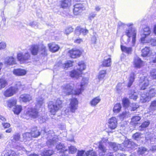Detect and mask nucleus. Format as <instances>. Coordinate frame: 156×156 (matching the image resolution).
Segmentation results:
<instances>
[{"label":"nucleus","instance_id":"1","mask_svg":"<svg viewBox=\"0 0 156 156\" xmlns=\"http://www.w3.org/2000/svg\"><path fill=\"white\" fill-rule=\"evenodd\" d=\"M88 82V79L83 77L81 81L80 85L76 89L73 90V86L69 84L64 85L62 87V94L63 95H69L71 94L79 95L84 90V86L87 84Z\"/></svg>","mask_w":156,"mask_h":156},{"label":"nucleus","instance_id":"2","mask_svg":"<svg viewBox=\"0 0 156 156\" xmlns=\"http://www.w3.org/2000/svg\"><path fill=\"white\" fill-rule=\"evenodd\" d=\"M128 27H131L133 25L132 23H128L127 24ZM126 34L128 37L127 41L129 42L132 38V42L133 46H134L136 43V30L133 29L131 27H130L128 29L126 30Z\"/></svg>","mask_w":156,"mask_h":156},{"label":"nucleus","instance_id":"3","mask_svg":"<svg viewBox=\"0 0 156 156\" xmlns=\"http://www.w3.org/2000/svg\"><path fill=\"white\" fill-rule=\"evenodd\" d=\"M62 102L59 99H58L55 102H49L48 107L51 113L55 115L56 112L62 107Z\"/></svg>","mask_w":156,"mask_h":156},{"label":"nucleus","instance_id":"4","mask_svg":"<svg viewBox=\"0 0 156 156\" xmlns=\"http://www.w3.org/2000/svg\"><path fill=\"white\" fill-rule=\"evenodd\" d=\"M48 134L47 144L48 146L54 145L58 141L57 136L53 131L50 130Z\"/></svg>","mask_w":156,"mask_h":156},{"label":"nucleus","instance_id":"5","mask_svg":"<svg viewBox=\"0 0 156 156\" xmlns=\"http://www.w3.org/2000/svg\"><path fill=\"white\" fill-rule=\"evenodd\" d=\"M151 33V31L149 27H147L144 28L141 33V37L140 38V41L142 43L144 44L149 42L147 37Z\"/></svg>","mask_w":156,"mask_h":156},{"label":"nucleus","instance_id":"6","mask_svg":"<svg viewBox=\"0 0 156 156\" xmlns=\"http://www.w3.org/2000/svg\"><path fill=\"white\" fill-rule=\"evenodd\" d=\"M30 58V55L28 52L25 53H19L17 55V58L21 63H28Z\"/></svg>","mask_w":156,"mask_h":156},{"label":"nucleus","instance_id":"7","mask_svg":"<svg viewBox=\"0 0 156 156\" xmlns=\"http://www.w3.org/2000/svg\"><path fill=\"white\" fill-rule=\"evenodd\" d=\"M25 114L27 116L33 119L36 118L39 116L37 110L31 108H28L25 111Z\"/></svg>","mask_w":156,"mask_h":156},{"label":"nucleus","instance_id":"8","mask_svg":"<svg viewBox=\"0 0 156 156\" xmlns=\"http://www.w3.org/2000/svg\"><path fill=\"white\" fill-rule=\"evenodd\" d=\"M16 103V100L15 99H13L10 100V108L13 106L12 109L14 114L18 115L22 110V108L21 105L15 106Z\"/></svg>","mask_w":156,"mask_h":156},{"label":"nucleus","instance_id":"9","mask_svg":"<svg viewBox=\"0 0 156 156\" xmlns=\"http://www.w3.org/2000/svg\"><path fill=\"white\" fill-rule=\"evenodd\" d=\"M108 126L109 129L112 130L115 129L117 126L118 121L115 117H112L108 120Z\"/></svg>","mask_w":156,"mask_h":156},{"label":"nucleus","instance_id":"10","mask_svg":"<svg viewBox=\"0 0 156 156\" xmlns=\"http://www.w3.org/2000/svg\"><path fill=\"white\" fill-rule=\"evenodd\" d=\"M82 52L80 50L74 48L69 51L70 56L72 58H75L80 57L82 54Z\"/></svg>","mask_w":156,"mask_h":156},{"label":"nucleus","instance_id":"11","mask_svg":"<svg viewBox=\"0 0 156 156\" xmlns=\"http://www.w3.org/2000/svg\"><path fill=\"white\" fill-rule=\"evenodd\" d=\"M149 81L147 77H141L140 80V85L142 90L145 89L148 86Z\"/></svg>","mask_w":156,"mask_h":156},{"label":"nucleus","instance_id":"12","mask_svg":"<svg viewBox=\"0 0 156 156\" xmlns=\"http://www.w3.org/2000/svg\"><path fill=\"white\" fill-rule=\"evenodd\" d=\"M78 101L76 99L74 98L71 100L69 104V108L70 111L75 112L78 107Z\"/></svg>","mask_w":156,"mask_h":156},{"label":"nucleus","instance_id":"13","mask_svg":"<svg viewBox=\"0 0 156 156\" xmlns=\"http://www.w3.org/2000/svg\"><path fill=\"white\" fill-rule=\"evenodd\" d=\"M85 9L84 6L81 4H76L74 6L73 13L77 15L79 14L82 10Z\"/></svg>","mask_w":156,"mask_h":156},{"label":"nucleus","instance_id":"14","mask_svg":"<svg viewBox=\"0 0 156 156\" xmlns=\"http://www.w3.org/2000/svg\"><path fill=\"white\" fill-rule=\"evenodd\" d=\"M32 99V97L30 94H21L19 98V100L24 102H29Z\"/></svg>","mask_w":156,"mask_h":156},{"label":"nucleus","instance_id":"15","mask_svg":"<svg viewBox=\"0 0 156 156\" xmlns=\"http://www.w3.org/2000/svg\"><path fill=\"white\" fill-rule=\"evenodd\" d=\"M143 62L138 57H136L135 58L133 61V65L136 68H140L143 65Z\"/></svg>","mask_w":156,"mask_h":156},{"label":"nucleus","instance_id":"16","mask_svg":"<svg viewBox=\"0 0 156 156\" xmlns=\"http://www.w3.org/2000/svg\"><path fill=\"white\" fill-rule=\"evenodd\" d=\"M88 33V30L86 29H84L80 27H77L75 29V34L77 36H79L82 33L84 35H86Z\"/></svg>","mask_w":156,"mask_h":156},{"label":"nucleus","instance_id":"17","mask_svg":"<svg viewBox=\"0 0 156 156\" xmlns=\"http://www.w3.org/2000/svg\"><path fill=\"white\" fill-rule=\"evenodd\" d=\"M71 0H62L60 1L61 7L64 9L69 8L72 5Z\"/></svg>","mask_w":156,"mask_h":156},{"label":"nucleus","instance_id":"18","mask_svg":"<svg viewBox=\"0 0 156 156\" xmlns=\"http://www.w3.org/2000/svg\"><path fill=\"white\" fill-rule=\"evenodd\" d=\"M109 144L111 147L115 151H117L119 149L120 150H123L124 149L123 148L121 147V145L119 144H116L114 143L110 142L109 143Z\"/></svg>","mask_w":156,"mask_h":156},{"label":"nucleus","instance_id":"19","mask_svg":"<svg viewBox=\"0 0 156 156\" xmlns=\"http://www.w3.org/2000/svg\"><path fill=\"white\" fill-rule=\"evenodd\" d=\"M82 73L78 70L74 69L70 72V76L73 78H78Z\"/></svg>","mask_w":156,"mask_h":156},{"label":"nucleus","instance_id":"20","mask_svg":"<svg viewBox=\"0 0 156 156\" xmlns=\"http://www.w3.org/2000/svg\"><path fill=\"white\" fill-rule=\"evenodd\" d=\"M13 73L16 76H24L26 73V71L23 69H14L13 71Z\"/></svg>","mask_w":156,"mask_h":156},{"label":"nucleus","instance_id":"21","mask_svg":"<svg viewBox=\"0 0 156 156\" xmlns=\"http://www.w3.org/2000/svg\"><path fill=\"white\" fill-rule=\"evenodd\" d=\"M48 46L50 51L52 52H55L58 50L59 47L58 45L54 43L48 44Z\"/></svg>","mask_w":156,"mask_h":156},{"label":"nucleus","instance_id":"22","mask_svg":"<svg viewBox=\"0 0 156 156\" xmlns=\"http://www.w3.org/2000/svg\"><path fill=\"white\" fill-rule=\"evenodd\" d=\"M86 65L83 61H80L78 63V67L77 70H79L81 73L82 71L85 69Z\"/></svg>","mask_w":156,"mask_h":156},{"label":"nucleus","instance_id":"23","mask_svg":"<svg viewBox=\"0 0 156 156\" xmlns=\"http://www.w3.org/2000/svg\"><path fill=\"white\" fill-rule=\"evenodd\" d=\"M121 104L119 103H117L114 105L112 110L114 113H118L121 111Z\"/></svg>","mask_w":156,"mask_h":156},{"label":"nucleus","instance_id":"24","mask_svg":"<svg viewBox=\"0 0 156 156\" xmlns=\"http://www.w3.org/2000/svg\"><path fill=\"white\" fill-rule=\"evenodd\" d=\"M150 98L148 94L144 93L141 95L140 98V101L144 103L147 101H148L150 100Z\"/></svg>","mask_w":156,"mask_h":156},{"label":"nucleus","instance_id":"25","mask_svg":"<svg viewBox=\"0 0 156 156\" xmlns=\"http://www.w3.org/2000/svg\"><path fill=\"white\" fill-rule=\"evenodd\" d=\"M123 144L124 147H125L128 148H133L134 144L133 142L129 140H127L125 141Z\"/></svg>","mask_w":156,"mask_h":156},{"label":"nucleus","instance_id":"26","mask_svg":"<svg viewBox=\"0 0 156 156\" xmlns=\"http://www.w3.org/2000/svg\"><path fill=\"white\" fill-rule=\"evenodd\" d=\"M30 50L31 54L34 55H36L37 54L39 51V46L37 45H32Z\"/></svg>","mask_w":156,"mask_h":156},{"label":"nucleus","instance_id":"27","mask_svg":"<svg viewBox=\"0 0 156 156\" xmlns=\"http://www.w3.org/2000/svg\"><path fill=\"white\" fill-rule=\"evenodd\" d=\"M90 153V151H86L85 150H78L76 156H89Z\"/></svg>","mask_w":156,"mask_h":156},{"label":"nucleus","instance_id":"28","mask_svg":"<svg viewBox=\"0 0 156 156\" xmlns=\"http://www.w3.org/2000/svg\"><path fill=\"white\" fill-rule=\"evenodd\" d=\"M111 63V58H108L104 59L102 62V65L104 67H109Z\"/></svg>","mask_w":156,"mask_h":156},{"label":"nucleus","instance_id":"29","mask_svg":"<svg viewBox=\"0 0 156 156\" xmlns=\"http://www.w3.org/2000/svg\"><path fill=\"white\" fill-rule=\"evenodd\" d=\"M129 95V98L131 99L135 100L138 98V94L134 90L130 91Z\"/></svg>","mask_w":156,"mask_h":156},{"label":"nucleus","instance_id":"30","mask_svg":"<svg viewBox=\"0 0 156 156\" xmlns=\"http://www.w3.org/2000/svg\"><path fill=\"white\" fill-rule=\"evenodd\" d=\"M135 73L134 72H132L130 75L129 78V81L128 83V87H130L134 81L135 79Z\"/></svg>","mask_w":156,"mask_h":156},{"label":"nucleus","instance_id":"31","mask_svg":"<svg viewBox=\"0 0 156 156\" xmlns=\"http://www.w3.org/2000/svg\"><path fill=\"white\" fill-rule=\"evenodd\" d=\"M101 100L99 97H97L93 98L90 102V105L93 106H95Z\"/></svg>","mask_w":156,"mask_h":156},{"label":"nucleus","instance_id":"32","mask_svg":"<svg viewBox=\"0 0 156 156\" xmlns=\"http://www.w3.org/2000/svg\"><path fill=\"white\" fill-rule=\"evenodd\" d=\"M56 149L58 151H67L66 149V147L63 144L59 143L57 144L56 146Z\"/></svg>","mask_w":156,"mask_h":156},{"label":"nucleus","instance_id":"33","mask_svg":"<svg viewBox=\"0 0 156 156\" xmlns=\"http://www.w3.org/2000/svg\"><path fill=\"white\" fill-rule=\"evenodd\" d=\"M141 118L138 116H135L131 119V123L132 124L135 125L138 123V122L140 120Z\"/></svg>","mask_w":156,"mask_h":156},{"label":"nucleus","instance_id":"34","mask_svg":"<svg viewBox=\"0 0 156 156\" xmlns=\"http://www.w3.org/2000/svg\"><path fill=\"white\" fill-rule=\"evenodd\" d=\"M121 48L122 51L128 54L131 53L132 51V48L131 47H128L125 46L121 45Z\"/></svg>","mask_w":156,"mask_h":156},{"label":"nucleus","instance_id":"35","mask_svg":"<svg viewBox=\"0 0 156 156\" xmlns=\"http://www.w3.org/2000/svg\"><path fill=\"white\" fill-rule=\"evenodd\" d=\"M8 84L7 80L4 79H0V89L5 87Z\"/></svg>","mask_w":156,"mask_h":156},{"label":"nucleus","instance_id":"36","mask_svg":"<svg viewBox=\"0 0 156 156\" xmlns=\"http://www.w3.org/2000/svg\"><path fill=\"white\" fill-rule=\"evenodd\" d=\"M106 74V71L105 70H102L99 72L98 76V79L99 80H103L105 77Z\"/></svg>","mask_w":156,"mask_h":156},{"label":"nucleus","instance_id":"37","mask_svg":"<svg viewBox=\"0 0 156 156\" xmlns=\"http://www.w3.org/2000/svg\"><path fill=\"white\" fill-rule=\"evenodd\" d=\"M129 115V112L126 110L123 111L122 113L120 114L119 115V116L120 119L122 120L125 118L128 117Z\"/></svg>","mask_w":156,"mask_h":156},{"label":"nucleus","instance_id":"38","mask_svg":"<svg viewBox=\"0 0 156 156\" xmlns=\"http://www.w3.org/2000/svg\"><path fill=\"white\" fill-rule=\"evenodd\" d=\"M150 52L149 48L145 47L142 50V55L143 57H146L148 55Z\"/></svg>","mask_w":156,"mask_h":156},{"label":"nucleus","instance_id":"39","mask_svg":"<svg viewBox=\"0 0 156 156\" xmlns=\"http://www.w3.org/2000/svg\"><path fill=\"white\" fill-rule=\"evenodd\" d=\"M73 62L71 61H68L62 64V67L64 69L68 68L73 65Z\"/></svg>","mask_w":156,"mask_h":156},{"label":"nucleus","instance_id":"40","mask_svg":"<svg viewBox=\"0 0 156 156\" xmlns=\"http://www.w3.org/2000/svg\"><path fill=\"white\" fill-rule=\"evenodd\" d=\"M122 104L123 106L125 108H128L129 105V99L126 98H124L122 99Z\"/></svg>","mask_w":156,"mask_h":156},{"label":"nucleus","instance_id":"41","mask_svg":"<svg viewBox=\"0 0 156 156\" xmlns=\"http://www.w3.org/2000/svg\"><path fill=\"white\" fill-rule=\"evenodd\" d=\"M32 137H36L39 136L40 135V133L37 129H35L32 131L30 133Z\"/></svg>","mask_w":156,"mask_h":156},{"label":"nucleus","instance_id":"42","mask_svg":"<svg viewBox=\"0 0 156 156\" xmlns=\"http://www.w3.org/2000/svg\"><path fill=\"white\" fill-rule=\"evenodd\" d=\"M148 94L150 98H151L155 96L156 95V90H155L154 89L151 88L149 91V92Z\"/></svg>","mask_w":156,"mask_h":156},{"label":"nucleus","instance_id":"43","mask_svg":"<svg viewBox=\"0 0 156 156\" xmlns=\"http://www.w3.org/2000/svg\"><path fill=\"white\" fill-rule=\"evenodd\" d=\"M98 148L102 152L104 153H105L107 150L106 147L103 145V144H101V143H99Z\"/></svg>","mask_w":156,"mask_h":156},{"label":"nucleus","instance_id":"44","mask_svg":"<svg viewBox=\"0 0 156 156\" xmlns=\"http://www.w3.org/2000/svg\"><path fill=\"white\" fill-rule=\"evenodd\" d=\"M23 137L24 139L29 140L31 139L32 136L31 133H24L23 135Z\"/></svg>","mask_w":156,"mask_h":156},{"label":"nucleus","instance_id":"45","mask_svg":"<svg viewBox=\"0 0 156 156\" xmlns=\"http://www.w3.org/2000/svg\"><path fill=\"white\" fill-rule=\"evenodd\" d=\"M18 88L17 85L15 87H10V96L13 95L18 91Z\"/></svg>","mask_w":156,"mask_h":156},{"label":"nucleus","instance_id":"46","mask_svg":"<svg viewBox=\"0 0 156 156\" xmlns=\"http://www.w3.org/2000/svg\"><path fill=\"white\" fill-rule=\"evenodd\" d=\"M54 153V151L52 150H45L43 153L44 156H50Z\"/></svg>","mask_w":156,"mask_h":156},{"label":"nucleus","instance_id":"47","mask_svg":"<svg viewBox=\"0 0 156 156\" xmlns=\"http://www.w3.org/2000/svg\"><path fill=\"white\" fill-rule=\"evenodd\" d=\"M150 110H156V100L152 101L150 106Z\"/></svg>","mask_w":156,"mask_h":156},{"label":"nucleus","instance_id":"48","mask_svg":"<svg viewBox=\"0 0 156 156\" xmlns=\"http://www.w3.org/2000/svg\"><path fill=\"white\" fill-rule=\"evenodd\" d=\"M69 153L72 154L76 152L77 150L75 147L72 146L69 147Z\"/></svg>","mask_w":156,"mask_h":156},{"label":"nucleus","instance_id":"49","mask_svg":"<svg viewBox=\"0 0 156 156\" xmlns=\"http://www.w3.org/2000/svg\"><path fill=\"white\" fill-rule=\"evenodd\" d=\"M73 31V29L71 27H67L65 31V33L66 34L68 35Z\"/></svg>","mask_w":156,"mask_h":156},{"label":"nucleus","instance_id":"50","mask_svg":"<svg viewBox=\"0 0 156 156\" xmlns=\"http://www.w3.org/2000/svg\"><path fill=\"white\" fill-rule=\"evenodd\" d=\"M150 122L148 121H146L142 123V125L140 127L141 128L140 130H142V128H144L147 127L150 124Z\"/></svg>","mask_w":156,"mask_h":156},{"label":"nucleus","instance_id":"51","mask_svg":"<svg viewBox=\"0 0 156 156\" xmlns=\"http://www.w3.org/2000/svg\"><path fill=\"white\" fill-rule=\"evenodd\" d=\"M150 76L153 78L156 79V69H152L150 72Z\"/></svg>","mask_w":156,"mask_h":156},{"label":"nucleus","instance_id":"52","mask_svg":"<svg viewBox=\"0 0 156 156\" xmlns=\"http://www.w3.org/2000/svg\"><path fill=\"white\" fill-rule=\"evenodd\" d=\"M147 150L144 147H141L139 148L138 150L139 153L140 154H144L147 151Z\"/></svg>","mask_w":156,"mask_h":156},{"label":"nucleus","instance_id":"53","mask_svg":"<svg viewBox=\"0 0 156 156\" xmlns=\"http://www.w3.org/2000/svg\"><path fill=\"white\" fill-rule=\"evenodd\" d=\"M141 135H142L140 133H136L133 134V137L135 140H138L140 138H141Z\"/></svg>","mask_w":156,"mask_h":156},{"label":"nucleus","instance_id":"54","mask_svg":"<svg viewBox=\"0 0 156 156\" xmlns=\"http://www.w3.org/2000/svg\"><path fill=\"white\" fill-rule=\"evenodd\" d=\"M147 40L149 41V42H147V43H150L153 46L156 45V40L155 39H154L147 38Z\"/></svg>","mask_w":156,"mask_h":156},{"label":"nucleus","instance_id":"55","mask_svg":"<svg viewBox=\"0 0 156 156\" xmlns=\"http://www.w3.org/2000/svg\"><path fill=\"white\" fill-rule=\"evenodd\" d=\"M6 47V44L5 42L2 41L0 42V50L5 49Z\"/></svg>","mask_w":156,"mask_h":156},{"label":"nucleus","instance_id":"56","mask_svg":"<svg viewBox=\"0 0 156 156\" xmlns=\"http://www.w3.org/2000/svg\"><path fill=\"white\" fill-rule=\"evenodd\" d=\"M43 99L41 98H37V105L39 106H41L43 104Z\"/></svg>","mask_w":156,"mask_h":156},{"label":"nucleus","instance_id":"57","mask_svg":"<svg viewBox=\"0 0 156 156\" xmlns=\"http://www.w3.org/2000/svg\"><path fill=\"white\" fill-rule=\"evenodd\" d=\"M4 94L6 97L10 96V88H8L4 92Z\"/></svg>","mask_w":156,"mask_h":156},{"label":"nucleus","instance_id":"58","mask_svg":"<svg viewBox=\"0 0 156 156\" xmlns=\"http://www.w3.org/2000/svg\"><path fill=\"white\" fill-rule=\"evenodd\" d=\"M16 61L15 58L13 57L10 58V65L16 64Z\"/></svg>","mask_w":156,"mask_h":156},{"label":"nucleus","instance_id":"59","mask_svg":"<svg viewBox=\"0 0 156 156\" xmlns=\"http://www.w3.org/2000/svg\"><path fill=\"white\" fill-rule=\"evenodd\" d=\"M13 139L16 141L19 140L20 139V135L19 134L15 135L13 136Z\"/></svg>","mask_w":156,"mask_h":156},{"label":"nucleus","instance_id":"60","mask_svg":"<svg viewBox=\"0 0 156 156\" xmlns=\"http://www.w3.org/2000/svg\"><path fill=\"white\" fill-rule=\"evenodd\" d=\"M97 35L96 34H95L94 35L93 37H92L91 39V41L92 43L94 44H95L96 43L97 41Z\"/></svg>","mask_w":156,"mask_h":156},{"label":"nucleus","instance_id":"61","mask_svg":"<svg viewBox=\"0 0 156 156\" xmlns=\"http://www.w3.org/2000/svg\"><path fill=\"white\" fill-rule=\"evenodd\" d=\"M96 14L94 13H91L90 14L88 19L90 20H91L93 19L96 16Z\"/></svg>","mask_w":156,"mask_h":156},{"label":"nucleus","instance_id":"62","mask_svg":"<svg viewBox=\"0 0 156 156\" xmlns=\"http://www.w3.org/2000/svg\"><path fill=\"white\" fill-rule=\"evenodd\" d=\"M88 151H90L89 155H90V156H96V153L94 151L91 150H89Z\"/></svg>","mask_w":156,"mask_h":156},{"label":"nucleus","instance_id":"63","mask_svg":"<svg viewBox=\"0 0 156 156\" xmlns=\"http://www.w3.org/2000/svg\"><path fill=\"white\" fill-rule=\"evenodd\" d=\"M42 50L41 51V53L42 54H44V55H45L46 54V48H45V47L44 46H43L42 47Z\"/></svg>","mask_w":156,"mask_h":156},{"label":"nucleus","instance_id":"64","mask_svg":"<svg viewBox=\"0 0 156 156\" xmlns=\"http://www.w3.org/2000/svg\"><path fill=\"white\" fill-rule=\"evenodd\" d=\"M10 57H7L5 60V63L8 65H10Z\"/></svg>","mask_w":156,"mask_h":156}]
</instances>
